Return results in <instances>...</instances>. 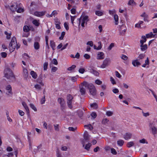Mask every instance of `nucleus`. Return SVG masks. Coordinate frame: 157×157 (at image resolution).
<instances>
[{
    "label": "nucleus",
    "mask_w": 157,
    "mask_h": 157,
    "mask_svg": "<svg viewBox=\"0 0 157 157\" xmlns=\"http://www.w3.org/2000/svg\"><path fill=\"white\" fill-rule=\"evenodd\" d=\"M82 84L85 87L87 88L89 90L90 93L93 96H94L96 94V90L94 86L92 83H89L84 81Z\"/></svg>",
    "instance_id": "nucleus-1"
},
{
    "label": "nucleus",
    "mask_w": 157,
    "mask_h": 157,
    "mask_svg": "<svg viewBox=\"0 0 157 157\" xmlns=\"http://www.w3.org/2000/svg\"><path fill=\"white\" fill-rule=\"evenodd\" d=\"M5 76L7 79L12 81L15 80V78L12 71L9 68H6L5 70Z\"/></svg>",
    "instance_id": "nucleus-2"
},
{
    "label": "nucleus",
    "mask_w": 157,
    "mask_h": 157,
    "mask_svg": "<svg viewBox=\"0 0 157 157\" xmlns=\"http://www.w3.org/2000/svg\"><path fill=\"white\" fill-rule=\"evenodd\" d=\"M17 46V42L16 38L15 37H13L12 39L11 42L9 44V48L10 51L12 52L13 51L15 48Z\"/></svg>",
    "instance_id": "nucleus-3"
},
{
    "label": "nucleus",
    "mask_w": 157,
    "mask_h": 157,
    "mask_svg": "<svg viewBox=\"0 0 157 157\" xmlns=\"http://www.w3.org/2000/svg\"><path fill=\"white\" fill-rule=\"evenodd\" d=\"M79 23V25H80L81 21L82 23H81V26L84 27V24L86 23V24L87 22L89 21L88 17L87 16H82V15L80 18L78 19Z\"/></svg>",
    "instance_id": "nucleus-4"
},
{
    "label": "nucleus",
    "mask_w": 157,
    "mask_h": 157,
    "mask_svg": "<svg viewBox=\"0 0 157 157\" xmlns=\"http://www.w3.org/2000/svg\"><path fill=\"white\" fill-rule=\"evenodd\" d=\"M73 99V96L70 94H68L67 97V103L68 106L70 109L72 108V101Z\"/></svg>",
    "instance_id": "nucleus-5"
},
{
    "label": "nucleus",
    "mask_w": 157,
    "mask_h": 157,
    "mask_svg": "<svg viewBox=\"0 0 157 157\" xmlns=\"http://www.w3.org/2000/svg\"><path fill=\"white\" fill-rule=\"evenodd\" d=\"M6 90V94L9 96H10L13 94L12 92V87L10 85H8L6 86L5 88Z\"/></svg>",
    "instance_id": "nucleus-6"
},
{
    "label": "nucleus",
    "mask_w": 157,
    "mask_h": 157,
    "mask_svg": "<svg viewBox=\"0 0 157 157\" xmlns=\"http://www.w3.org/2000/svg\"><path fill=\"white\" fill-rule=\"evenodd\" d=\"M110 63V59L109 58H106L103 61V63L101 65V67L102 68H105L108 66Z\"/></svg>",
    "instance_id": "nucleus-7"
},
{
    "label": "nucleus",
    "mask_w": 157,
    "mask_h": 157,
    "mask_svg": "<svg viewBox=\"0 0 157 157\" xmlns=\"http://www.w3.org/2000/svg\"><path fill=\"white\" fill-rule=\"evenodd\" d=\"M126 28L124 25H122L119 29L120 34L121 35L124 36L126 32Z\"/></svg>",
    "instance_id": "nucleus-8"
},
{
    "label": "nucleus",
    "mask_w": 157,
    "mask_h": 157,
    "mask_svg": "<svg viewBox=\"0 0 157 157\" xmlns=\"http://www.w3.org/2000/svg\"><path fill=\"white\" fill-rule=\"evenodd\" d=\"M46 13V11L42 12L36 11L34 13V14L36 16L40 17L44 16L45 15Z\"/></svg>",
    "instance_id": "nucleus-9"
},
{
    "label": "nucleus",
    "mask_w": 157,
    "mask_h": 157,
    "mask_svg": "<svg viewBox=\"0 0 157 157\" xmlns=\"http://www.w3.org/2000/svg\"><path fill=\"white\" fill-rule=\"evenodd\" d=\"M132 64L134 67H138L141 65V63L138 59L133 60L132 62Z\"/></svg>",
    "instance_id": "nucleus-10"
},
{
    "label": "nucleus",
    "mask_w": 157,
    "mask_h": 157,
    "mask_svg": "<svg viewBox=\"0 0 157 157\" xmlns=\"http://www.w3.org/2000/svg\"><path fill=\"white\" fill-rule=\"evenodd\" d=\"M58 102L60 104L62 108H64L65 105V102L63 99L62 98H59L58 100Z\"/></svg>",
    "instance_id": "nucleus-11"
},
{
    "label": "nucleus",
    "mask_w": 157,
    "mask_h": 157,
    "mask_svg": "<svg viewBox=\"0 0 157 157\" xmlns=\"http://www.w3.org/2000/svg\"><path fill=\"white\" fill-rule=\"evenodd\" d=\"M132 136V134L131 133H126L124 135L123 137L125 140H128L131 138Z\"/></svg>",
    "instance_id": "nucleus-12"
},
{
    "label": "nucleus",
    "mask_w": 157,
    "mask_h": 157,
    "mask_svg": "<svg viewBox=\"0 0 157 157\" xmlns=\"http://www.w3.org/2000/svg\"><path fill=\"white\" fill-rule=\"evenodd\" d=\"M42 76L41 75H40L38 78L37 79V82L40 84L41 86H43L44 85V83L42 82Z\"/></svg>",
    "instance_id": "nucleus-13"
},
{
    "label": "nucleus",
    "mask_w": 157,
    "mask_h": 157,
    "mask_svg": "<svg viewBox=\"0 0 157 157\" xmlns=\"http://www.w3.org/2000/svg\"><path fill=\"white\" fill-rule=\"evenodd\" d=\"M104 53L103 52H99L97 55V59H102L104 58Z\"/></svg>",
    "instance_id": "nucleus-14"
},
{
    "label": "nucleus",
    "mask_w": 157,
    "mask_h": 157,
    "mask_svg": "<svg viewBox=\"0 0 157 157\" xmlns=\"http://www.w3.org/2000/svg\"><path fill=\"white\" fill-rule=\"evenodd\" d=\"M23 76L25 78H27L28 76V72L27 69L23 68Z\"/></svg>",
    "instance_id": "nucleus-15"
},
{
    "label": "nucleus",
    "mask_w": 157,
    "mask_h": 157,
    "mask_svg": "<svg viewBox=\"0 0 157 157\" xmlns=\"http://www.w3.org/2000/svg\"><path fill=\"white\" fill-rule=\"evenodd\" d=\"M84 139L85 140H88L89 139V136L88 135V132L86 131L84 132Z\"/></svg>",
    "instance_id": "nucleus-16"
},
{
    "label": "nucleus",
    "mask_w": 157,
    "mask_h": 157,
    "mask_svg": "<svg viewBox=\"0 0 157 157\" xmlns=\"http://www.w3.org/2000/svg\"><path fill=\"white\" fill-rule=\"evenodd\" d=\"M152 134L155 135L157 134V128L155 126H153L151 128Z\"/></svg>",
    "instance_id": "nucleus-17"
},
{
    "label": "nucleus",
    "mask_w": 157,
    "mask_h": 157,
    "mask_svg": "<svg viewBox=\"0 0 157 157\" xmlns=\"http://www.w3.org/2000/svg\"><path fill=\"white\" fill-rule=\"evenodd\" d=\"M90 72L96 76H98L99 75L98 72L93 69H90Z\"/></svg>",
    "instance_id": "nucleus-18"
},
{
    "label": "nucleus",
    "mask_w": 157,
    "mask_h": 157,
    "mask_svg": "<svg viewBox=\"0 0 157 157\" xmlns=\"http://www.w3.org/2000/svg\"><path fill=\"white\" fill-rule=\"evenodd\" d=\"M17 7V4H15V5H12L10 6V9L11 11L14 12L16 10Z\"/></svg>",
    "instance_id": "nucleus-19"
},
{
    "label": "nucleus",
    "mask_w": 157,
    "mask_h": 157,
    "mask_svg": "<svg viewBox=\"0 0 157 157\" xmlns=\"http://www.w3.org/2000/svg\"><path fill=\"white\" fill-rule=\"evenodd\" d=\"M22 105L23 106H24L25 110H26L27 112L29 113V108L28 106H27L25 102H22Z\"/></svg>",
    "instance_id": "nucleus-20"
},
{
    "label": "nucleus",
    "mask_w": 157,
    "mask_h": 157,
    "mask_svg": "<svg viewBox=\"0 0 157 157\" xmlns=\"http://www.w3.org/2000/svg\"><path fill=\"white\" fill-rule=\"evenodd\" d=\"M30 74L34 78H36L37 77V75L36 73L33 71H32L30 72Z\"/></svg>",
    "instance_id": "nucleus-21"
},
{
    "label": "nucleus",
    "mask_w": 157,
    "mask_h": 157,
    "mask_svg": "<svg viewBox=\"0 0 157 157\" xmlns=\"http://www.w3.org/2000/svg\"><path fill=\"white\" fill-rule=\"evenodd\" d=\"M146 37L147 38H151L152 37H154L155 35H154L153 34V33L152 32H150L149 33L147 34L146 35Z\"/></svg>",
    "instance_id": "nucleus-22"
},
{
    "label": "nucleus",
    "mask_w": 157,
    "mask_h": 157,
    "mask_svg": "<svg viewBox=\"0 0 157 157\" xmlns=\"http://www.w3.org/2000/svg\"><path fill=\"white\" fill-rule=\"evenodd\" d=\"M145 56V54H142L139 55L137 59L139 60V61H140V60H142L144 58Z\"/></svg>",
    "instance_id": "nucleus-23"
},
{
    "label": "nucleus",
    "mask_w": 157,
    "mask_h": 157,
    "mask_svg": "<svg viewBox=\"0 0 157 157\" xmlns=\"http://www.w3.org/2000/svg\"><path fill=\"white\" fill-rule=\"evenodd\" d=\"M114 17L115 21V25H117L118 23V16L117 15H115Z\"/></svg>",
    "instance_id": "nucleus-24"
},
{
    "label": "nucleus",
    "mask_w": 157,
    "mask_h": 157,
    "mask_svg": "<svg viewBox=\"0 0 157 157\" xmlns=\"http://www.w3.org/2000/svg\"><path fill=\"white\" fill-rule=\"evenodd\" d=\"M141 38L143 39V40H141L140 41V42L141 44H143L146 41L147 39L145 36H142Z\"/></svg>",
    "instance_id": "nucleus-25"
},
{
    "label": "nucleus",
    "mask_w": 157,
    "mask_h": 157,
    "mask_svg": "<svg viewBox=\"0 0 157 157\" xmlns=\"http://www.w3.org/2000/svg\"><path fill=\"white\" fill-rule=\"evenodd\" d=\"M140 47H141V49L142 51H144L147 48V45L146 44L144 45L141 44Z\"/></svg>",
    "instance_id": "nucleus-26"
},
{
    "label": "nucleus",
    "mask_w": 157,
    "mask_h": 157,
    "mask_svg": "<svg viewBox=\"0 0 157 157\" xmlns=\"http://www.w3.org/2000/svg\"><path fill=\"white\" fill-rule=\"evenodd\" d=\"M149 60L148 57H147L146 59L145 60V63L142 66V67H145L147 65H149Z\"/></svg>",
    "instance_id": "nucleus-27"
},
{
    "label": "nucleus",
    "mask_w": 157,
    "mask_h": 157,
    "mask_svg": "<svg viewBox=\"0 0 157 157\" xmlns=\"http://www.w3.org/2000/svg\"><path fill=\"white\" fill-rule=\"evenodd\" d=\"M34 48L36 50L39 49L40 48V45L37 42H35L34 43Z\"/></svg>",
    "instance_id": "nucleus-28"
},
{
    "label": "nucleus",
    "mask_w": 157,
    "mask_h": 157,
    "mask_svg": "<svg viewBox=\"0 0 157 157\" xmlns=\"http://www.w3.org/2000/svg\"><path fill=\"white\" fill-rule=\"evenodd\" d=\"M50 42V45L52 48V49L53 50H54L55 49L54 48L55 47V43L52 40H51Z\"/></svg>",
    "instance_id": "nucleus-29"
},
{
    "label": "nucleus",
    "mask_w": 157,
    "mask_h": 157,
    "mask_svg": "<svg viewBox=\"0 0 157 157\" xmlns=\"http://www.w3.org/2000/svg\"><path fill=\"white\" fill-rule=\"evenodd\" d=\"M33 23L36 26H39L40 25V23H39V20L37 21L36 20H33Z\"/></svg>",
    "instance_id": "nucleus-30"
},
{
    "label": "nucleus",
    "mask_w": 157,
    "mask_h": 157,
    "mask_svg": "<svg viewBox=\"0 0 157 157\" xmlns=\"http://www.w3.org/2000/svg\"><path fill=\"white\" fill-rule=\"evenodd\" d=\"M134 143L133 141H130L127 143V146L128 147H130L134 145Z\"/></svg>",
    "instance_id": "nucleus-31"
},
{
    "label": "nucleus",
    "mask_w": 157,
    "mask_h": 157,
    "mask_svg": "<svg viewBox=\"0 0 157 157\" xmlns=\"http://www.w3.org/2000/svg\"><path fill=\"white\" fill-rule=\"evenodd\" d=\"M80 91L82 95L84 94H85V90L83 86L80 87Z\"/></svg>",
    "instance_id": "nucleus-32"
},
{
    "label": "nucleus",
    "mask_w": 157,
    "mask_h": 157,
    "mask_svg": "<svg viewBox=\"0 0 157 157\" xmlns=\"http://www.w3.org/2000/svg\"><path fill=\"white\" fill-rule=\"evenodd\" d=\"M91 145V144L88 143L86 145L84 148L87 151H89Z\"/></svg>",
    "instance_id": "nucleus-33"
},
{
    "label": "nucleus",
    "mask_w": 157,
    "mask_h": 157,
    "mask_svg": "<svg viewBox=\"0 0 157 157\" xmlns=\"http://www.w3.org/2000/svg\"><path fill=\"white\" fill-rule=\"evenodd\" d=\"M29 30V28L27 25L23 27V31L25 32H27Z\"/></svg>",
    "instance_id": "nucleus-34"
},
{
    "label": "nucleus",
    "mask_w": 157,
    "mask_h": 157,
    "mask_svg": "<svg viewBox=\"0 0 157 157\" xmlns=\"http://www.w3.org/2000/svg\"><path fill=\"white\" fill-rule=\"evenodd\" d=\"M117 143L118 145L120 146H122L123 145L124 143V141L123 140H118L117 141Z\"/></svg>",
    "instance_id": "nucleus-35"
},
{
    "label": "nucleus",
    "mask_w": 157,
    "mask_h": 157,
    "mask_svg": "<svg viewBox=\"0 0 157 157\" xmlns=\"http://www.w3.org/2000/svg\"><path fill=\"white\" fill-rule=\"evenodd\" d=\"M95 14L96 15L100 16L102 15L103 14V13L102 12L99 11H96L95 12Z\"/></svg>",
    "instance_id": "nucleus-36"
},
{
    "label": "nucleus",
    "mask_w": 157,
    "mask_h": 157,
    "mask_svg": "<svg viewBox=\"0 0 157 157\" xmlns=\"http://www.w3.org/2000/svg\"><path fill=\"white\" fill-rule=\"evenodd\" d=\"M75 67L76 66L75 65H73L71 67H68L67 68V70L69 71H71L74 70Z\"/></svg>",
    "instance_id": "nucleus-37"
},
{
    "label": "nucleus",
    "mask_w": 157,
    "mask_h": 157,
    "mask_svg": "<svg viewBox=\"0 0 157 157\" xmlns=\"http://www.w3.org/2000/svg\"><path fill=\"white\" fill-rule=\"evenodd\" d=\"M84 127H87V128L90 130L93 129V126L91 125V124H89L88 125H84Z\"/></svg>",
    "instance_id": "nucleus-38"
},
{
    "label": "nucleus",
    "mask_w": 157,
    "mask_h": 157,
    "mask_svg": "<svg viewBox=\"0 0 157 157\" xmlns=\"http://www.w3.org/2000/svg\"><path fill=\"white\" fill-rule=\"evenodd\" d=\"M30 107L33 109L34 111H37V109L36 108V107H35V106L33 104H30Z\"/></svg>",
    "instance_id": "nucleus-39"
},
{
    "label": "nucleus",
    "mask_w": 157,
    "mask_h": 157,
    "mask_svg": "<svg viewBox=\"0 0 157 157\" xmlns=\"http://www.w3.org/2000/svg\"><path fill=\"white\" fill-rule=\"evenodd\" d=\"M98 46L97 47V50H99L101 49V48H102V45H101V41H99L98 43Z\"/></svg>",
    "instance_id": "nucleus-40"
},
{
    "label": "nucleus",
    "mask_w": 157,
    "mask_h": 157,
    "mask_svg": "<svg viewBox=\"0 0 157 157\" xmlns=\"http://www.w3.org/2000/svg\"><path fill=\"white\" fill-rule=\"evenodd\" d=\"M59 125L58 124H54V126L55 130L59 131Z\"/></svg>",
    "instance_id": "nucleus-41"
},
{
    "label": "nucleus",
    "mask_w": 157,
    "mask_h": 157,
    "mask_svg": "<svg viewBox=\"0 0 157 157\" xmlns=\"http://www.w3.org/2000/svg\"><path fill=\"white\" fill-rule=\"evenodd\" d=\"M109 120L107 118H105L103 119L102 121V123L104 124H105L108 122Z\"/></svg>",
    "instance_id": "nucleus-42"
},
{
    "label": "nucleus",
    "mask_w": 157,
    "mask_h": 157,
    "mask_svg": "<svg viewBox=\"0 0 157 157\" xmlns=\"http://www.w3.org/2000/svg\"><path fill=\"white\" fill-rule=\"evenodd\" d=\"M111 152L112 153L113 155H116L117 154V152L116 150L113 148H110Z\"/></svg>",
    "instance_id": "nucleus-43"
},
{
    "label": "nucleus",
    "mask_w": 157,
    "mask_h": 157,
    "mask_svg": "<svg viewBox=\"0 0 157 157\" xmlns=\"http://www.w3.org/2000/svg\"><path fill=\"white\" fill-rule=\"evenodd\" d=\"M45 101V96H44V97L42 98L40 101V103L41 104H43L44 103Z\"/></svg>",
    "instance_id": "nucleus-44"
},
{
    "label": "nucleus",
    "mask_w": 157,
    "mask_h": 157,
    "mask_svg": "<svg viewBox=\"0 0 157 157\" xmlns=\"http://www.w3.org/2000/svg\"><path fill=\"white\" fill-rule=\"evenodd\" d=\"M139 142L140 143H142V144H144L145 143H146V144L148 143V142L146 141V140L144 139H143L141 140H140Z\"/></svg>",
    "instance_id": "nucleus-45"
},
{
    "label": "nucleus",
    "mask_w": 157,
    "mask_h": 157,
    "mask_svg": "<svg viewBox=\"0 0 157 157\" xmlns=\"http://www.w3.org/2000/svg\"><path fill=\"white\" fill-rule=\"evenodd\" d=\"M65 33L64 32H63L61 33V35L59 37V39L61 40H62L63 39V38L65 35Z\"/></svg>",
    "instance_id": "nucleus-46"
},
{
    "label": "nucleus",
    "mask_w": 157,
    "mask_h": 157,
    "mask_svg": "<svg viewBox=\"0 0 157 157\" xmlns=\"http://www.w3.org/2000/svg\"><path fill=\"white\" fill-rule=\"evenodd\" d=\"M90 106L94 108L95 109H97L98 108V106L97 104L96 103H94L90 104Z\"/></svg>",
    "instance_id": "nucleus-47"
},
{
    "label": "nucleus",
    "mask_w": 157,
    "mask_h": 157,
    "mask_svg": "<svg viewBox=\"0 0 157 157\" xmlns=\"http://www.w3.org/2000/svg\"><path fill=\"white\" fill-rule=\"evenodd\" d=\"M114 44L113 43H111L109 45V46L108 48V49L109 50H110L112 48L114 47Z\"/></svg>",
    "instance_id": "nucleus-48"
},
{
    "label": "nucleus",
    "mask_w": 157,
    "mask_h": 157,
    "mask_svg": "<svg viewBox=\"0 0 157 157\" xmlns=\"http://www.w3.org/2000/svg\"><path fill=\"white\" fill-rule=\"evenodd\" d=\"M113 112L111 111H107L106 113V115L108 116H112V115L113 114Z\"/></svg>",
    "instance_id": "nucleus-49"
},
{
    "label": "nucleus",
    "mask_w": 157,
    "mask_h": 157,
    "mask_svg": "<svg viewBox=\"0 0 157 157\" xmlns=\"http://www.w3.org/2000/svg\"><path fill=\"white\" fill-rule=\"evenodd\" d=\"M121 58L122 59H123L125 60H127L128 59V57L124 55H122Z\"/></svg>",
    "instance_id": "nucleus-50"
},
{
    "label": "nucleus",
    "mask_w": 157,
    "mask_h": 157,
    "mask_svg": "<svg viewBox=\"0 0 157 157\" xmlns=\"http://www.w3.org/2000/svg\"><path fill=\"white\" fill-rule=\"evenodd\" d=\"M48 66V63L45 62L44 64V70H46Z\"/></svg>",
    "instance_id": "nucleus-51"
},
{
    "label": "nucleus",
    "mask_w": 157,
    "mask_h": 157,
    "mask_svg": "<svg viewBox=\"0 0 157 157\" xmlns=\"http://www.w3.org/2000/svg\"><path fill=\"white\" fill-rule=\"evenodd\" d=\"M110 80L113 84L114 85L116 84V82H115L114 78L112 77H110Z\"/></svg>",
    "instance_id": "nucleus-52"
},
{
    "label": "nucleus",
    "mask_w": 157,
    "mask_h": 157,
    "mask_svg": "<svg viewBox=\"0 0 157 157\" xmlns=\"http://www.w3.org/2000/svg\"><path fill=\"white\" fill-rule=\"evenodd\" d=\"M95 82L96 84L98 85H101L102 83V82L99 79H97L95 81Z\"/></svg>",
    "instance_id": "nucleus-53"
},
{
    "label": "nucleus",
    "mask_w": 157,
    "mask_h": 157,
    "mask_svg": "<svg viewBox=\"0 0 157 157\" xmlns=\"http://www.w3.org/2000/svg\"><path fill=\"white\" fill-rule=\"evenodd\" d=\"M1 55L2 57L3 58H5L6 57L7 54L5 52H2L1 53Z\"/></svg>",
    "instance_id": "nucleus-54"
},
{
    "label": "nucleus",
    "mask_w": 157,
    "mask_h": 157,
    "mask_svg": "<svg viewBox=\"0 0 157 157\" xmlns=\"http://www.w3.org/2000/svg\"><path fill=\"white\" fill-rule=\"evenodd\" d=\"M90 115L91 117H93L94 118H95L97 117V114L95 112L92 113Z\"/></svg>",
    "instance_id": "nucleus-55"
},
{
    "label": "nucleus",
    "mask_w": 157,
    "mask_h": 157,
    "mask_svg": "<svg viewBox=\"0 0 157 157\" xmlns=\"http://www.w3.org/2000/svg\"><path fill=\"white\" fill-rule=\"evenodd\" d=\"M85 69L83 68H80L79 70V72L81 74H83L85 72Z\"/></svg>",
    "instance_id": "nucleus-56"
},
{
    "label": "nucleus",
    "mask_w": 157,
    "mask_h": 157,
    "mask_svg": "<svg viewBox=\"0 0 157 157\" xmlns=\"http://www.w3.org/2000/svg\"><path fill=\"white\" fill-rule=\"evenodd\" d=\"M133 4H135L133 0H130L128 3L129 5H132Z\"/></svg>",
    "instance_id": "nucleus-57"
},
{
    "label": "nucleus",
    "mask_w": 157,
    "mask_h": 157,
    "mask_svg": "<svg viewBox=\"0 0 157 157\" xmlns=\"http://www.w3.org/2000/svg\"><path fill=\"white\" fill-rule=\"evenodd\" d=\"M68 129L70 131H74L75 130H76L77 128L75 127L74 128L73 127H69L68 128Z\"/></svg>",
    "instance_id": "nucleus-58"
},
{
    "label": "nucleus",
    "mask_w": 157,
    "mask_h": 157,
    "mask_svg": "<svg viewBox=\"0 0 157 157\" xmlns=\"http://www.w3.org/2000/svg\"><path fill=\"white\" fill-rule=\"evenodd\" d=\"M84 58L85 59H89L90 57V56L89 55H88L87 54H85L84 56Z\"/></svg>",
    "instance_id": "nucleus-59"
},
{
    "label": "nucleus",
    "mask_w": 157,
    "mask_h": 157,
    "mask_svg": "<svg viewBox=\"0 0 157 157\" xmlns=\"http://www.w3.org/2000/svg\"><path fill=\"white\" fill-rule=\"evenodd\" d=\"M64 25L66 30H68L69 28L68 24L66 22H65Z\"/></svg>",
    "instance_id": "nucleus-60"
},
{
    "label": "nucleus",
    "mask_w": 157,
    "mask_h": 157,
    "mask_svg": "<svg viewBox=\"0 0 157 157\" xmlns=\"http://www.w3.org/2000/svg\"><path fill=\"white\" fill-rule=\"evenodd\" d=\"M115 73L116 74V75L117 77L118 78H120L121 77V76L118 73V72L117 71H116Z\"/></svg>",
    "instance_id": "nucleus-61"
},
{
    "label": "nucleus",
    "mask_w": 157,
    "mask_h": 157,
    "mask_svg": "<svg viewBox=\"0 0 157 157\" xmlns=\"http://www.w3.org/2000/svg\"><path fill=\"white\" fill-rule=\"evenodd\" d=\"M52 63L55 65H57L58 64V62L56 59H54L52 61Z\"/></svg>",
    "instance_id": "nucleus-62"
},
{
    "label": "nucleus",
    "mask_w": 157,
    "mask_h": 157,
    "mask_svg": "<svg viewBox=\"0 0 157 157\" xmlns=\"http://www.w3.org/2000/svg\"><path fill=\"white\" fill-rule=\"evenodd\" d=\"M86 44L90 45L91 47H92L93 45V42L92 41H89Z\"/></svg>",
    "instance_id": "nucleus-63"
},
{
    "label": "nucleus",
    "mask_w": 157,
    "mask_h": 157,
    "mask_svg": "<svg viewBox=\"0 0 157 157\" xmlns=\"http://www.w3.org/2000/svg\"><path fill=\"white\" fill-rule=\"evenodd\" d=\"M83 113L82 111L80 110L78 112V115L80 117H81L83 116Z\"/></svg>",
    "instance_id": "nucleus-64"
}]
</instances>
